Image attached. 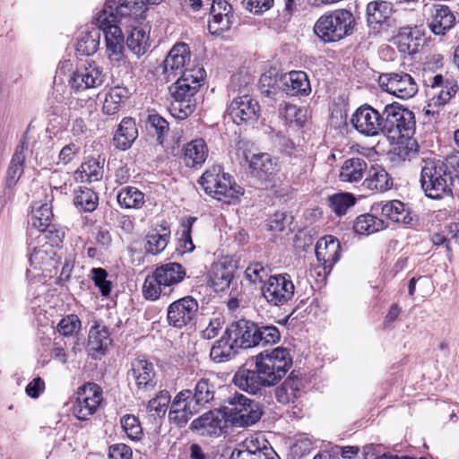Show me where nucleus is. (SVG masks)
<instances>
[{
	"label": "nucleus",
	"instance_id": "f257e3e1",
	"mask_svg": "<svg viewBox=\"0 0 459 459\" xmlns=\"http://www.w3.org/2000/svg\"><path fill=\"white\" fill-rule=\"evenodd\" d=\"M191 60L190 48L184 42L175 44L163 61V74L168 81L180 75L169 87L172 97L170 113L178 119L190 116L196 106L195 95L198 91L205 71L203 67L189 68Z\"/></svg>",
	"mask_w": 459,
	"mask_h": 459
},
{
	"label": "nucleus",
	"instance_id": "f03ea898",
	"mask_svg": "<svg viewBox=\"0 0 459 459\" xmlns=\"http://www.w3.org/2000/svg\"><path fill=\"white\" fill-rule=\"evenodd\" d=\"M226 333L238 349H250L275 344L281 339L279 329L273 325H258L250 320L233 322L226 328Z\"/></svg>",
	"mask_w": 459,
	"mask_h": 459
},
{
	"label": "nucleus",
	"instance_id": "7ed1b4c3",
	"mask_svg": "<svg viewBox=\"0 0 459 459\" xmlns=\"http://www.w3.org/2000/svg\"><path fill=\"white\" fill-rule=\"evenodd\" d=\"M113 10L102 9L93 18V22L101 30L105 36L106 53L112 65L119 66L125 60V36L123 28L115 22Z\"/></svg>",
	"mask_w": 459,
	"mask_h": 459
},
{
	"label": "nucleus",
	"instance_id": "20e7f679",
	"mask_svg": "<svg viewBox=\"0 0 459 459\" xmlns=\"http://www.w3.org/2000/svg\"><path fill=\"white\" fill-rule=\"evenodd\" d=\"M353 14L346 9H337L321 15L315 23L314 32L324 42H336L352 33Z\"/></svg>",
	"mask_w": 459,
	"mask_h": 459
},
{
	"label": "nucleus",
	"instance_id": "39448f33",
	"mask_svg": "<svg viewBox=\"0 0 459 459\" xmlns=\"http://www.w3.org/2000/svg\"><path fill=\"white\" fill-rule=\"evenodd\" d=\"M420 183L426 195L431 199H441L452 192V172L442 161H427L421 169Z\"/></svg>",
	"mask_w": 459,
	"mask_h": 459
},
{
	"label": "nucleus",
	"instance_id": "423d86ee",
	"mask_svg": "<svg viewBox=\"0 0 459 459\" xmlns=\"http://www.w3.org/2000/svg\"><path fill=\"white\" fill-rule=\"evenodd\" d=\"M255 364L272 386L287 374L292 366V358L288 349L277 347L271 351H266L257 354Z\"/></svg>",
	"mask_w": 459,
	"mask_h": 459
},
{
	"label": "nucleus",
	"instance_id": "0eeeda50",
	"mask_svg": "<svg viewBox=\"0 0 459 459\" xmlns=\"http://www.w3.org/2000/svg\"><path fill=\"white\" fill-rule=\"evenodd\" d=\"M185 6L194 12L210 5L208 30L211 34L221 36L229 31L235 23L232 6L226 0H184Z\"/></svg>",
	"mask_w": 459,
	"mask_h": 459
},
{
	"label": "nucleus",
	"instance_id": "6e6552de",
	"mask_svg": "<svg viewBox=\"0 0 459 459\" xmlns=\"http://www.w3.org/2000/svg\"><path fill=\"white\" fill-rule=\"evenodd\" d=\"M383 134L392 138H409L415 129L412 111L398 103L386 105L383 109Z\"/></svg>",
	"mask_w": 459,
	"mask_h": 459
},
{
	"label": "nucleus",
	"instance_id": "1a4fd4ad",
	"mask_svg": "<svg viewBox=\"0 0 459 459\" xmlns=\"http://www.w3.org/2000/svg\"><path fill=\"white\" fill-rule=\"evenodd\" d=\"M199 184L206 194L218 200L234 199L242 194L241 187L232 181L230 174L223 172L220 165L207 169L200 178Z\"/></svg>",
	"mask_w": 459,
	"mask_h": 459
},
{
	"label": "nucleus",
	"instance_id": "9d476101",
	"mask_svg": "<svg viewBox=\"0 0 459 459\" xmlns=\"http://www.w3.org/2000/svg\"><path fill=\"white\" fill-rule=\"evenodd\" d=\"M223 411L227 420L239 427L254 425L263 414L258 403L241 394H235L230 397Z\"/></svg>",
	"mask_w": 459,
	"mask_h": 459
},
{
	"label": "nucleus",
	"instance_id": "9b49d317",
	"mask_svg": "<svg viewBox=\"0 0 459 459\" xmlns=\"http://www.w3.org/2000/svg\"><path fill=\"white\" fill-rule=\"evenodd\" d=\"M106 74L102 66L95 62L85 61L77 65L73 72L69 85L75 93L95 89L103 84Z\"/></svg>",
	"mask_w": 459,
	"mask_h": 459
},
{
	"label": "nucleus",
	"instance_id": "f8f14e48",
	"mask_svg": "<svg viewBox=\"0 0 459 459\" xmlns=\"http://www.w3.org/2000/svg\"><path fill=\"white\" fill-rule=\"evenodd\" d=\"M378 84L384 91L402 100L411 99L418 92L414 78L404 72L381 74Z\"/></svg>",
	"mask_w": 459,
	"mask_h": 459
},
{
	"label": "nucleus",
	"instance_id": "ddd939ff",
	"mask_svg": "<svg viewBox=\"0 0 459 459\" xmlns=\"http://www.w3.org/2000/svg\"><path fill=\"white\" fill-rule=\"evenodd\" d=\"M295 287L287 273L271 276L262 287V294L273 306H283L294 296Z\"/></svg>",
	"mask_w": 459,
	"mask_h": 459
},
{
	"label": "nucleus",
	"instance_id": "4468645a",
	"mask_svg": "<svg viewBox=\"0 0 459 459\" xmlns=\"http://www.w3.org/2000/svg\"><path fill=\"white\" fill-rule=\"evenodd\" d=\"M102 401L101 388L95 383H86L79 388L73 411L80 420H86L94 414Z\"/></svg>",
	"mask_w": 459,
	"mask_h": 459
},
{
	"label": "nucleus",
	"instance_id": "2eb2a0df",
	"mask_svg": "<svg viewBox=\"0 0 459 459\" xmlns=\"http://www.w3.org/2000/svg\"><path fill=\"white\" fill-rule=\"evenodd\" d=\"M201 410L192 399V391L184 389L178 393L171 402L169 420L177 427L182 428Z\"/></svg>",
	"mask_w": 459,
	"mask_h": 459
},
{
	"label": "nucleus",
	"instance_id": "dca6fc26",
	"mask_svg": "<svg viewBox=\"0 0 459 459\" xmlns=\"http://www.w3.org/2000/svg\"><path fill=\"white\" fill-rule=\"evenodd\" d=\"M198 308V301L192 296H186L173 301L167 309L169 325L175 328L187 325L195 319Z\"/></svg>",
	"mask_w": 459,
	"mask_h": 459
},
{
	"label": "nucleus",
	"instance_id": "f3484780",
	"mask_svg": "<svg viewBox=\"0 0 459 459\" xmlns=\"http://www.w3.org/2000/svg\"><path fill=\"white\" fill-rule=\"evenodd\" d=\"M353 127L366 136H377L383 133V112L380 113L369 105L357 108L351 117Z\"/></svg>",
	"mask_w": 459,
	"mask_h": 459
},
{
	"label": "nucleus",
	"instance_id": "a211bd4d",
	"mask_svg": "<svg viewBox=\"0 0 459 459\" xmlns=\"http://www.w3.org/2000/svg\"><path fill=\"white\" fill-rule=\"evenodd\" d=\"M109 8L113 10L115 22L125 27L133 26L143 18L147 9L146 0H120L118 4L115 3L105 4L102 9Z\"/></svg>",
	"mask_w": 459,
	"mask_h": 459
},
{
	"label": "nucleus",
	"instance_id": "6ab92c4d",
	"mask_svg": "<svg viewBox=\"0 0 459 459\" xmlns=\"http://www.w3.org/2000/svg\"><path fill=\"white\" fill-rule=\"evenodd\" d=\"M259 112L258 102L248 95L235 98L228 107V114L237 125L254 124L258 119Z\"/></svg>",
	"mask_w": 459,
	"mask_h": 459
},
{
	"label": "nucleus",
	"instance_id": "aec40b11",
	"mask_svg": "<svg viewBox=\"0 0 459 459\" xmlns=\"http://www.w3.org/2000/svg\"><path fill=\"white\" fill-rule=\"evenodd\" d=\"M424 85L432 91L430 106L444 107L456 94L457 83L445 79L441 74H436L424 80Z\"/></svg>",
	"mask_w": 459,
	"mask_h": 459
},
{
	"label": "nucleus",
	"instance_id": "412c9836",
	"mask_svg": "<svg viewBox=\"0 0 459 459\" xmlns=\"http://www.w3.org/2000/svg\"><path fill=\"white\" fill-rule=\"evenodd\" d=\"M128 379L134 382L137 392L153 389L156 385L153 364L141 358L134 359L128 371Z\"/></svg>",
	"mask_w": 459,
	"mask_h": 459
},
{
	"label": "nucleus",
	"instance_id": "4be33fe9",
	"mask_svg": "<svg viewBox=\"0 0 459 459\" xmlns=\"http://www.w3.org/2000/svg\"><path fill=\"white\" fill-rule=\"evenodd\" d=\"M232 382L240 390L252 394H257L266 386H271L255 365L254 369L245 367L238 368Z\"/></svg>",
	"mask_w": 459,
	"mask_h": 459
},
{
	"label": "nucleus",
	"instance_id": "5701e85b",
	"mask_svg": "<svg viewBox=\"0 0 459 459\" xmlns=\"http://www.w3.org/2000/svg\"><path fill=\"white\" fill-rule=\"evenodd\" d=\"M315 252L324 270L331 271L340 258L341 245L335 237L327 235L317 241Z\"/></svg>",
	"mask_w": 459,
	"mask_h": 459
},
{
	"label": "nucleus",
	"instance_id": "b1692460",
	"mask_svg": "<svg viewBox=\"0 0 459 459\" xmlns=\"http://www.w3.org/2000/svg\"><path fill=\"white\" fill-rule=\"evenodd\" d=\"M238 458L241 459H279L271 447H268L264 439L251 436L247 437L239 448L233 452Z\"/></svg>",
	"mask_w": 459,
	"mask_h": 459
},
{
	"label": "nucleus",
	"instance_id": "393cba45",
	"mask_svg": "<svg viewBox=\"0 0 459 459\" xmlns=\"http://www.w3.org/2000/svg\"><path fill=\"white\" fill-rule=\"evenodd\" d=\"M225 413L220 411H210L194 420L191 428L204 436H220L226 426Z\"/></svg>",
	"mask_w": 459,
	"mask_h": 459
},
{
	"label": "nucleus",
	"instance_id": "a878e982",
	"mask_svg": "<svg viewBox=\"0 0 459 459\" xmlns=\"http://www.w3.org/2000/svg\"><path fill=\"white\" fill-rule=\"evenodd\" d=\"M281 89L291 96H307L311 86L307 74L303 71H291L281 76Z\"/></svg>",
	"mask_w": 459,
	"mask_h": 459
},
{
	"label": "nucleus",
	"instance_id": "bb28decb",
	"mask_svg": "<svg viewBox=\"0 0 459 459\" xmlns=\"http://www.w3.org/2000/svg\"><path fill=\"white\" fill-rule=\"evenodd\" d=\"M455 23V16L446 5L435 4L429 29L435 35H445Z\"/></svg>",
	"mask_w": 459,
	"mask_h": 459
},
{
	"label": "nucleus",
	"instance_id": "cd10ccee",
	"mask_svg": "<svg viewBox=\"0 0 459 459\" xmlns=\"http://www.w3.org/2000/svg\"><path fill=\"white\" fill-rule=\"evenodd\" d=\"M154 272L169 294L174 286L181 282L186 274L182 264L172 262L158 266Z\"/></svg>",
	"mask_w": 459,
	"mask_h": 459
},
{
	"label": "nucleus",
	"instance_id": "c85d7f7f",
	"mask_svg": "<svg viewBox=\"0 0 459 459\" xmlns=\"http://www.w3.org/2000/svg\"><path fill=\"white\" fill-rule=\"evenodd\" d=\"M251 173L260 178L267 179L277 171V160L268 153H257L249 160Z\"/></svg>",
	"mask_w": 459,
	"mask_h": 459
},
{
	"label": "nucleus",
	"instance_id": "c756f323",
	"mask_svg": "<svg viewBox=\"0 0 459 459\" xmlns=\"http://www.w3.org/2000/svg\"><path fill=\"white\" fill-rule=\"evenodd\" d=\"M367 169L368 164L364 159L359 157L349 158L341 166L339 178L342 182H359L364 178Z\"/></svg>",
	"mask_w": 459,
	"mask_h": 459
},
{
	"label": "nucleus",
	"instance_id": "7c9ffc66",
	"mask_svg": "<svg viewBox=\"0 0 459 459\" xmlns=\"http://www.w3.org/2000/svg\"><path fill=\"white\" fill-rule=\"evenodd\" d=\"M302 380L291 372L283 383L275 389V398L281 404L294 403L301 394Z\"/></svg>",
	"mask_w": 459,
	"mask_h": 459
},
{
	"label": "nucleus",
	"instance_id": "2f4dec72",
	"mask_svg": "<svg viewBox=\"0 0 459 459\" xmlns=\"http://www.w3.org/2000/svg\"><path fill=\"white\" fill-rule=\"evenodd\" d=\"M183 152L184 162L189 168L202 165L208 157V147L203 139L189 142L184 147Z\"/></svg>",
	"mask_w": 459,
	"mask_h": 459
},
{
	"label": "nucleus",
	"instance_id": "473e14b6",
	"mask_svg": "<svg viewBox=\"0 0 459 459\" xmlns=\"http://www.w3.org/2000/svg\"><path fill=\"white\" fill-rule=\"evenodd\" d=\"M138 136V131L134 121L130 117H125L118 126L114 136L117 148L127 150Z\"/></svg>",
	"mask_w": 459,
	"mask_h": 459
},
{
	"label": "nucleus",
	"instance_id": "72a5a7b5",
	"mask_svg": "<svg viewBox=\"0 0 459 459\" xmlns=\"http://www.w3.org/2000/svg\"><path fill=\"white\" fill-rule=\"evenodd\" d=\"M25 160L26 146L22 143L16 147L7 169L5 181L8 187H13L15 186L23 174Z\"/></svg>",
	"mask_w": 459,
	"mask_h": 459
},
{
	"label": "nucleus",
	"instance_id": "f704fd0d",
	"mask_svg": "<svg viewBox=\"0 0 459 459\" xmlns=\"http://www.w3.org/2000/svg\"><path fill=\"white\" fill-rule=\"evenodd\" d=\"M363 185L368 189L385 192L392 187L393 179L384 168L372 166Z\"/></svg>",
	"mask_w": 459,
	"mask_h": 459
},
{
	"label": "nucleus",
	"instance_id": "c9c22d12",
	"mask_svg": "<svg viewBox=\"0 0 459 459\" xmlns=\"http://www.w3.org/2000/svg\"><path fill=\"white\" fill-rule=\"evenodd\" d=\"M238 352L237 346L233 345V341L230 339L226 331L211 349L210 357L216 363H221L230 360Z\"/></svg>",
	"mask_w": 459,
	"mask_h": 459
},
{
	"label": "nucleus",
	"instance_id": "e433bc0d",
	"mask_svg": "<svg viewBox=\"0 0 459 459\" xmlns=\"http://www.w3.org/2000/svg\"><path fill=\"white\" fill-rule=\"evenodd\" d=\"M215 389L213 381L208 377H202L195 384V390L192 392V399L203 409L214 399Z\"/></svg>",
	"mask_w": 459,
	"mask_h": 459
},
{
	"label": "nucleus",
	"instance_id": "4c0bfd02",
	"mask_svg": "<svg viewBox=\"0 0 459 459\" xmlns=\"http://www.w3.org/2000/svg\"><path fill=\"white\" fill-rule=\"evenodd\" d=\"M134 24L128 27L132 30L127 36L126 46L137 57H140L149 48V35L144 29L136 27Z\"/></svg>",
	"mask_w": 459,
	"mask_h": 459
},
{
	"label": "nucleus",
	"instance_id": "58836bf2",
	"mask_svg": "<svg viewBox=\"0 0 459 459\" xmlns=\"http://www.w3.org/2000/svg\"><path fill=\"white\" fill-rule=\"evenodd\" d=\"M393 13V4L390 2L377 0L367 5V17L370 24H381L390 18Z\"/></svg>",
	"mask_w": 459,
	"mask_h": 459
},
{
	"label": "nucleus",
	"instance_id": "ea45409f",
	"mask_svg": "<svg viewBox=\"0 0 459 459\" xmlns=\"http://www.w3.org/2000/svg\"><path fill=\"white\" fill-rule=\"evenodd\" d=\"M382 214L393 221L409 224L412 221L409 210L399 200H392L381 208Z\"/></svg>",
	"mask_w": 459,
	"mask_h": 459
},
{
	"label": "nucleus",
	"instance_id": "a19ab883",
	"mask_svg": "<svg viewBox=\"0 0 459 459\" xmlns=\"http://www.w3.org/2000/svg\"><path fill=\"white\" fill-rule=\"evenodd\" d=\"M128 95L129 91L126 88L119 86L111 88L106 94L103 102V113L109 116L117 114L119 111L123 101L128 98Z\"/></svg>",
	"mask_w": 459,
	"mask_h": 459
},
{
	"label": "nucleus",
	"instance_id": "79ce46f5",
	"mask_svg": "<svg viewBox=\"0 0 459 459\" xmlns=\"http://www.w3.org/2000/svg\"><path fill=\"white\" fill-rule=\"evenodd\" d=\"M233 279V269L224 263L213 264L212 268L211 282L216 291H223L230 287Z\"/></svg>",
	"mask_w": 459,
	"mask_h": 459
},
{
	"label": "nucleus",
	"instance_id": "37998d69",
	"mask_svg": "<svg viewBox=\"0 0 459 459\" xmlns=\"http://www.w3.org/2000/svg\"><path fill=\"white\" fill-rule=\"evenodd\" d=\"M53 219V212L48 203L39 204L35 203L32 207L31 225L39 232H45L50 226Z\"/></svg>",
	"mask_w": 459,
	"mask_h": 459
},
{
	"label": "nucleus",
	"instance_id": "c03bdc74",
	"mask_svg": "<svg viewBox=\"0 0 459 459\" xmlns=\"http://www.w3.org/2000/svg\"><path fill=\"white\" fill-rule=\"evenodd\" d=\"M162 233L157 229L151 230L146 236L145 250L152 255H158L161 253L167 247L169 238L170 231L163 228Z\"/></svg>",
	"mask_w": 459,
	"mask_h": 459
},
{
	"label": "nucleus",
	"instance_id": "a18cd8bd",
	"mask_svg": "<svg viewBox=\"0 0 459 459\" xmlns=\"http://www.w3.org/2000/svg\"><path fill=\"white\" fill-rule=\"evenodd\" d=\"M117 200L121 207L139 209L144 204V194L136 187L126 186L118 192Z\"/></svg>",
	"mask_w": 459,
	"mask_h": 459
},
{
	"label": "nucleus",
	"instance_id": "49530a36",
	"mask_svg": "<svg viewBox=\"0 0 459 459\" xmlns=\"http://www.w3.org/2000/svg\"><path fill=\"white\" fill-rule=\"evenodd\" d=\"M385 228V222L377 217L366 213L357 217L354 221V231L360 235H370Z\"/></svg>",
	"mask_w": 459,
	"mask_h": 459
},
{
	"label": "nucleus",
	"instance_id": "de8ad7c7",
	"mask_svg": "<svg viewBox=\"0 0 459 459\" xmlns=\"http://www.w3.org/2000/svg\"><path fill=\"white\" fill-rule=\"evenodd\" d=\"M103 168L95 159L83 162L75 172V178L82 182H96L102 178Z\"/></svg>",
	"mask_w": 459,
	"mask_h": 459
},
{
	"label": "nucleus",
	"instance_id": "09e8293b",
	"mask_svg": "<svg viewBox=\"0 0 459 459\" xmlns=\"http://www.w3.org/2000/svg\"><path fill=\"white\" fill-rule=\"evenodd\" d=\"M109 333L106 326L95 323L89 332L88 346L93 351L106 349L109 343Z\"/></svg>",
	"mask_w": 459,
	"mask_h": 459
},
{
	"label": "nucleus",
	"instance_id": "8fccbe9b",
	"mask_svg": "<svg viewBox=\"0 0 459 459\" xmlns=\"http://www.w3.org/2000/svg\"><path fill=\"white\" fill-rule=\"evenodd\" d=\"M143 295L146 299L157 300L161 295L168 296L169 292L159 280L155 272L148 275L143 285Z\"/></svg>",
	"mask_w": 459,
	"mask_h": 459
},
{
	"label": "nucleus",
	"instance_id": "3c124183",
	"mask_svg": "<svg viewBox=\"0 0 459 459\" xmlns=\"http://www.w3.org/2000/svg\"><path fill=\"white\" fill-rule=\"evenodd\" d=\"M99 197L97 194L87 187H80L75 192L74 204L83 212H93L98 206Z\"/></svg>",
	"mask_w": 459,
	"mask_h": 459
},
{
	"label": "nucleus",
	"instance_id": "603ef678",
	"mask_svg": "<svg viewBox=\"0 0 459 459\" xmlns=\"http://www.w3.org/2000/svg\"><path fill=\"white\" fill-rule=\"evenodd\" d=\"M356 199L351 193H338L328 196L327 204L337 215L342 216L355 204Z\"/></svg>",
	"mask_w": 459,
	"mask_h": 459
},
{
	"label": "nucleus",
	"instance_id": "864d4df0",
	"mask_svg": "<svg viewBox=\"0 0 459 459\" xmlns=\"http://www.w3.org/2000/svg\"><path fill=\"white\" fill-rule=\"evenodd\" d=\"M280 116L287 124L300 128L304 126L306 120L305 111L295 105L284 103L280 108Z\"/></svg>",
	"mask_w": 459,
	"mask_h": 459
},
{
	"label": "nucleus",
	"instance_id": "5fc2aeb1",
	"mask_svg": "<svg viewBox=\"0 0 459 459\" xmlns=\"http://www.w3.org/2000/svg\"><path fill=\"white\" fill-rule=\"evenodd\" d=\"M100 31L93 30L83 35L77 43V50L82 55H93L100 46Z\"/></svg>",
	"mask_w": 459,
	"mask_h": 459
},
{
	"label": "nucleus",
	"instance_id": "6e6d98bb",
	"mask_svg": "<svg viewBox=\"0 0 459 459\" xmlns=\"http://www.w3.org/2000/svg\"><path fill=\"white\" fill-rule=\"evenodd\" d=\"M169 402V393L167 390H161L149 401L147 409L153 416L161 417L165 415Z\"/></svg>",
	"mask_w": 459,
	"mask_h": 459
},
{
	"label": "nucleus",
	"instance_id": "4d7b16f0",
	"mask_svg": "<svg viewBox=\"0 0 459 459\" xmlns=\"http://www.w3.org/2000/svg\"><path fill=\"white\" fill-rule=\"evenodd\" d=\"M120 423L123 430L132 440H139L143 436V429L137 417L131 414L124 415Z\"/></svg>",
	"mask_w": 459,
	"mask_h": 459
},
{
	"label": "nucleus",
	"instance_id": "13d9d810",
	"mask_svg": "<svg viewBox=\"0 0 459 459\" xmlns=\"http://www.w3.org/2000/svg\"><path fill=\"white\" fill-rule=\"evenodd\" d=\"M82 323L78 316L71 314L62 318L56 328L60 334L64 336H72L79 332Z\"/></svg>",
	"mask_w": 459,
	"mask_h": 459
},
{
	"label": "nucleus",
	"instance_id": "bf43d9fd",
	"mask_svg": "<svg viewBox=\"0 0 459 459\" xmlns=\"http://www.w3.org/2000/svg\"><path fill=\"white\" fill-rule=\"evenodd\" d=\"M51 251L52 248L48 244L39 247H33L32 252L30 254L29 257L30 265L34 266L35 268H40L42 265L47 264L51 260Z\"/></svg>",
	"mask_w": 459,
	"mask_h": 459
},
{
	"label": "nucleus",
	"instance_id": "052dcab7",
	"mask_svg": "<svg viewBox=\"0 0 459 459\" xmlns=\"http://www.w3.org/2000/svg\"><path fill=\"white\" fill-rule=\"evenodd\" d=\"M91 279L100 289L102 296H108L111 292V282L107 280L108 273L103 268H92L91 271Z\"/></svg>",
	"mask_w": 459,
	"mask_h": 459
},
{
	"label": "nucleus",
	"instance_id": "680f3d73",
	"mask_svg": "<svg viewBox=\"0 0 459 459\" xmlns=\"http://www.w3.org/2000/svg\"><path fill=\"white\" fill-rule=\"evenodd\" d=\"M147 124L150 129H153L158 135L160 143H163V136L169 132V123L158 114H150Z\"/></svg>",
	"mask_w": 459,
	"mask_h": 459
},
{
	"label": "nucleus",
	"instance_id": "e2e57ef3",
	"mask_svg": "<svg viewBox=\"0 0 459 459\" xmlns=\"http://www.w3.org/2000/svg\"><path fill=\"white\" fill-rule=\"evenodd\" d=\"M197 221L196 217L189 216L183 221L182 226L184 227L182 237L180 238V241L182 242V247L187 251L191 252L194 250L195 246L193 244L191 230L194 223Z\"/></svg>",
	"mask_w": 459,
	"mask_h": 459
},
{
	"label": "nucleus",
	"instance_id": "0e129e2a",
	"mask_svg": "<svg viewBox=\"0 0 459 459\" xmlns=\"http://www.w3.org/2000/svg\"><path fill=\"white\" fill-rule=\"evenodd\" d=\"M291 223V217L287 215L284 212H275L269 219V228L270 230L273 232H282L286 230L287 227Z\"/></svg>",
	"mask_w": 459,
	"mask_h": 459
},
{
	"label": "nucleus",
	"instance_id": "69168bd1",
	"mask_svg": "<svg viewBox=\"0 0 459 459\" xmlns=\"http://www.w3.org/2000/svg\"><path fill=\"white\" fill-rule=\"evenodd\" d=\"M267 274L266 268L261 263L251 264L245 271L246 277L254 283L262 281Z\"/></svg>",
	"mask_w": 459,
	"mask_h": 459
},
{
	"label": "nucleus",
	"instance_id": "338daca9",
	"mask_svg": "<svg viewBox=\"0 0 459 459\" xmlns=\"http://www.w3.org/2000/svg\"><path fill=\"white\" fill-rule=\"evenodd\" d=\"M273 4V0H244L246 8L255 14H261L268 11Z\"/></svg>",
	"mask_w": 459,
	"mask_h": 459
},
{
	"label": "nucleus",
	"instance_id": "774afa93",
	"mask_svg": "<svg viewBox=\"0 0 459 459\" xmlns=\"http://www.w3.org/2000/svg\"><path fill=\"white\" fill-rule=\"evenodd\" d=\"M109 459H132V450L125 444H116L109 447Z\"/></svg>",
	"mask_w": 459,
	"mask_h": 459
}]
</instances>
